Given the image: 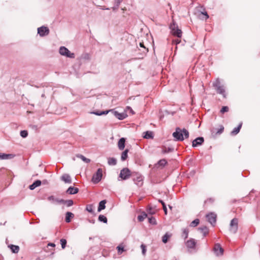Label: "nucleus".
Instances as JSON below:
<instances>
[{
	"instance_id": "nucleus-33",
	"label": "nucleus",
	"mask_w": 260,
	"mask_h": 260,
	"mask_svg": "<svg viewBox=\"0 0 260 260\" xmlns=\"http://www.w3.org/2000/svg\"><path fill=\"white\" fill-rule=\"evenodd\" d=\"M199 223L200 220L199 219H196L190 223L189 225L191 227H196L199 224Z\"/></svg>"
},
{
	"instance_id": "nucleus-53",
	"label": "nucleus",
	"mask_w": 260,
	"mask_h": 260,
	"mask_svg": "<svg viewBox=\"0 0 260 260\" xmlns=\"http://www.w3.org/2000/svg\"><path fill=\"white\" fill-rule=\"evenodd\" d=\"M91 113L98 116L102 115L101 112H93Z\"/></svg>"
},
{
	"instance_id": "nucleus-54",
	"label": "nucleus",
	"mask_w": 260,
	"mask_h": 260,
	"mask_svg": "<svg viewBox=\"0 0 260 260\" xmlns=\"http://www.w3.org/2000/svg\"><path fill=\"white\" fill-rule=\"evenodd\" d=\"M122 0H115V4L119 6L120 4L122 2Z\"/></svg>"
},
{
	"instance_id": "nucleus-46",
	"label": "nucleus",
	"mask_w": 260,
	"mask_h": 260,
	"mask_svg": "<svg viewBox=\"0 0 260 260\" xmlns=\"http://www.w3.org/2000/svg\"><path fill=\"white\" fill-rule=\"evenodd\" d=\"M117 248L118 249V252L119 254L122 253V252H123L124 251V248L122 246H117Z\"/></svg>"
},
{
	"instance_id": "nucleus-7",
	"label": "nucleus",
	"mask_w": 260,
	"mask_h": 260,
	"mask_svg": "<svg viewBox=\"0 0 260 260\" xmlns=\"http://www.w3.org/2000/svg\"><path fill=\"white\" fill-rule=\"evenodd\" d=\"M133 180L139 186H141L143 184V177L139 174L137 173L136 175H133Z\"/></svg>"
},
{
	"instance_id": "nucleus-10",
	"label": "nucleus",
	"mask_w": 260,
	"mask_h": 260,
	"mask_svg": "<svg viewBox=\"0 0 260 260\" xmlns=\"http://www.w3.org/2000/svg\"><path fill=\"white\" fill-rule=\"evenodd\" d=\"M204 139L202 137H199L193 140L192 142V146L196 147L201 146L204 143Z\"/></svg>"
},
{
	"instance_id": "nucleus-64",
	"label": "nucleus",
	"mask_w": 260,
	"mask_h": 260,
	"mask_svg": "<svg viewBox=\"0 0 260 260\" xmlns=\"http://www.w3.org/2000/svg\"><path fill=\"white\" fill-rule=\"evenodd\" d=\"M169 208H170V209H172V206H171L170 205H169Z\"/></svg>"
},
{
	"instance_id": "nucleus-6",
	"label": "nucleus",
	"mask_w": 260,
	"mask_h": 260,
	"mask_svg": "<svg viewBox=\"0 0 260 260\" xmlns=\"http://www.w3.org/2000/svg\"><path fill=\"white\" fill-rule=\"evenodd\" d=\"M103 171L102 169L99 168L98 169L96 172L93 175L92 178V181L94 183H98L101 180L103 176Z\"/></svg>"
},
{
	"instance_id": "nucleus-20",
	"label": "nucleus",
	"mask_w": 260,
	"mask_h": 260,
	"mask_svg": "<svg viewBox=\"0 0 260 260\" xmlns=\"http://www.w3.org/2000/svg\"><path fill=\"white\" fill-rule=\"evenodd\" d=\"M74 216V215L73 213L70 212H67L66 213V218H65V221L67 223H69L71 221V218H73Z\"/></svg>"
},
{
	"instance_id": "nucleus-60",
	"label": "nucleus",
	"mask_w": 260,
	"mask_h": 260,
	"mask_svg": "<svg viewBox=\"0 0 260 260\" xmlns=\"http://www.w3.org/2000/svg\"><path fill=\"white\" fill-rule=\"evenodd\" d=\"M89 222L92 224H94L95 223V220H94V219L89 220Z\"/></svg>"
},
{
	"instance_id": "nucleus-49",
	"label": "nucleus",
	"mask_w": 260,
	"mask_h": 260,
	"mask_svg": "<svg viewBox=\"0 0 260 260\" xmlns=\"http://www.w3.org/2000/svg\"><path fill=\"white\" fill-rule=\"evenodd\" d=\"M140 46L142 48H144V49H145V51H144V52H147L148 51V49L147 48H146L145 46H144V45L143 44V43H140Z\"/></svg>"
},
{
	"instance_id": "nucleus-39",
	"label": "nucleus",
	"mask_w": 260,
	"mask_h": 260,
	"mask_svg": "<svg viewBox=\"0 0 260 260\" xmlns=\"http://www.w3.org/2000/svg\"><path fill=\"white\" fill-rule=\"evenodd\" d=\"M167 164V161L165 159H162L158 161V164L162 167H164Z\"/></svg>"
},
{
	"instance_id": "nucleus-2",
	"label": "nucleus",
	"mask_w": 260,
	"mask_h": 260,
	"mask_svg": "<svg viewBox=\"0 0 260 260\" xmlns=\"http://www.w3.org/2000/svg\"><path fill=\"white\" fill-rule=\"evenodd\" d=\"M213 86L214 87L218 94H221L224 98H226V94L225 92V87L222 84L219 78L213 83Z\"/></svg>"
},
{
	"instance_id": "nucleus-13",
	"label": "nucleus",
	"mask_w": 260,
	"mask_h": 260,
	"mask_svg": "<svg viewBox=\"0 0 260 260\" xmlns=\"http://www.w3.org/2000/svg\"><path fill=\"white\" fill-rule=\"evenodd\" d=\"M15 155L13 154H6L0 153V159H11L15 157Z\"/></svg>"
},
{
	"instance_id": "nucleus-30",
	"label": "nucleus",
	"mask_w": 260,
	"mask_h": 260,
	"mask_svg": "<svg viewBox=\"0 0 260 260\" xmlns=\"http://www.w3.org/2000/svg\"><path fill=\"white\" fill-rule=\"evenodd\" d=\"M98 219L100 221L103 222L105 223H107L108 221L107 217L105 216L102 214L99 216Z\"/></svg>"
},
{
	"instance_id": "nucleus-25",
	"label": "nucleus",
	"mask_w": 260,
	"mask_h": 260,
	"mask_svg": "<svg viewBox=\"0 0 260 260\" xmlns=\"http://www.w3.org/2000/svg\"><path fill=\"white\" fill-rule=\"evenodd\" d=\"M189 230L187 228H185L182 229V237L184 239L187 238L188 236Z\"/></svg>"
},
{
	"instance_id": "nucleus-43",
	"label": "nucleus",
	"mask_w": 260,
	"mask_h": 260,
	"mask_svg": "<svg viewBox=\"0 0 260 260\" xmlns=\"http://www.w3.org/2000/svg\"><path fill=\"white\" fill-rule=\"evenodd\" d=\"M86 210L87 211H88L89 212L91 213H92L93 212V206L92 205H88L86 207Z\"/></svg>"
},
{
	"instance_id": "nucleus-29",
	"label": "nucleus",
	"mask_w": 260,
	"mask_h": 260,
	"mask_svg": "<svg viewBox=\"0 0 260 260\" xmlns=\"http://www.w3.org/2000/svg\"><path fill=\"white\" fill-rule=\"evenodd\" d=\"M147 217V214L145 212H143L141 215H138V219L139 221L142 222Z\"/></svg>"
},
{
	"instance_id": "nucleus-50",
	"label": "nucleus",
	"mask_w": 260,
	"mask_h": 260,
	"mask_svg": "<svg viewBox=\"0 0 260 260\" xmlns=\"http://www.w3.org/2000/svg\"><path fill=\"white\" fill-rule=\"evenodd\" d=\"M181 41L179 39H175L173 40V44H175L176 45H177L180 43Z\"/></svg>"
},
{
	"instance_id": "nucleus-16",
	"label": "nucleus",
	"mask_w": 260,
	"mask_h": 260,
	"mask_svg": "<svg viewBox=\"0 0 260 260\" xmlns=\"http://www.w3.org/2000/svg\"><path fill=\"white\" fill-rule=\"evenodd\" d=\"M79 191V189L76 187L70 186L68 188L66 192L69 194H75Z\"/></svg>"
},
{
	"instance_id": "nucleus-8",
	"label": "nucleus",
	"mask_w": 260,
	"mask_h": 260,
	"mask_svg": "<svg viewBox=\"0 0 260 260\" xmlns=\"http://www.w3.org/2000/svg\"><path fill=\"white\" fill-rule=\"evenodd\" d=\"M38 34L40 37L47 36L49 34V29L47 27L42 26L38 28Z\"/></svg>"
},
{
	"instance_id": "nucleus-9",
	"label": "nucleus",
	"mask_w": 260,
	"mask_h": 260,
	"mask_svg": "<svg viewBox=\"0 0 260 260\" xmlns=\"http://www.w3.org/2000/svg\"><path fill=\"white\" fill-rule=\"evenodd\" d=\"M214 251L216 255L219 256L222 255L224 250L219 244L217 243L215 245Z\"/></svg>"
},
{
	"instance_id": "nucleus-63",
	"label": "nucleus",
	"mask_w": 260,
	"mask_h": 260,
	"mask_svg": "<svg viewBox=\"0 0 260 260\" xmlns=\"http://www.w3.org/2000/svg\"><path fill=\"white\" fill-rule=\"evenodd\" d=\"M103 10H109V8H103Z\"/></svg>"
},
{
	"instance_id": "nucleus-55",
	"label": "nucleus",
	"mask_w": 260,
	"mask_h": 260,
	"mask_svg": "<svg viewBox=\"0 0 260 260\" xmlns=\"http://www.w3.org/2000/svg\"><path fill=\"white\" fill-rule=\"evenodd\" d=\"M119 6L115 4V6L112 7L113 11L116 10L118 8Z\"/></svg>"
},
{
	"instance_id": "nucleus-35",
	"label": "nucleus",
	"mask_w": 260,
	"mask_h": 260,
	"mask_svg": "<svg viewBox=\"0 0 260 260\" xmlns=\"http://www.w3.org/2000/svg\"><path fill=\"white\" fill-rule=\"evenodd\" d=\"M171 237V235H169L168 233H166L165 235H164L162 237V241L164 243H166L169 238Z\"/></svg>"
},
{
	"instance_id": "nucleus-51",
	"label": "nucleus",
	"mask_w": 260,
	"mask_h": 260,
	"mask_svg": "<svg viewBox=\"0 0 260 260\" xmlns=\"http://www.w3.org/2000/svg\"><path fill=\"white\" fill-rule=\"evenodd\" d=\"M162 208H163L164 211L165 212V214L166 215H167L168 211H167V208L166 205L162 206Z\"/></svg>"
},
{
	"instance_id": "nucleus-40",
	"label": "nucleus",
	"mask_w": 260,
	"mask_h": 260,
	"mask_svg": "<svg viewBox=\"0 0 260 260\" xmlns=\"http://www.w3.org/2000/svg\"><path fill=\"white\" fill-rule=\"evenodd\" d=\"M60 242L62 248L64 249L66 246L67 240L64 239H60Z\"/></svg>"
},
{
	"instance_id": "nucleus-47",
	"label": "nucleus",
	"mask_w": 260,
	"mask_h": 260,
	"mask_svg": "<svg viewBox=\"0 0 260 260\" xmlns=\"http://www.w3.org/2000/svg\"><path fill=\"white\" fill-rule=\"evenodd\" d=\"M55 199H56L55 198V197L53 196H50L48 197L47 198V200L48 201H51L52 202H55Z\"/></svg>"
},
{
	"instance_id": "nucleus-12",
	"label": "nucleus",
	"mask_w": 260,
	"mask_h": 260,
	"mask_svg": "<svg viewBox=\"0 0 260 260\" xmlns=\"http://www.w3.org/2000/svg\"><path fill=\"white\" fill-rule=\"evenodd\" d=\"M186 246L188 248H194L196 245V242L194 239H190L185 243Z\"/></svg>"
},
{
	"instance_id": "nucleus-44",
	"label": "nucleus",
	"mask_w": 260,
	"mask_h": 260,
	"mask_svg": "<svg viewBox=\"0 0 260 260\" xmlns=\"http://www.w3.org/2000/svg\"><path fill=\"white\" fill-rule=\"evenodd\" d=\"M141 248L142 249V253L143 255H145L146 252V246L144 244H141Z\"/></svg>"
},
{
	"instance_id": "nucleus-61",
	"label": "nucleus",
	"mask_w": 260,
	"mask_h": 260,
	"mask_svg": "<svg viewBox=\"0 0 260 260\" xmlns=\"http://www.w3.org/2000/svg\"><path fill=\"white\" fill-rule=\"evenodd\" d=\"M6 223V222H5V223H1V225H2V224H3V225H5Z\"/></svg>"
},
{
	"instance_id": "nucleus-24",
	"label": "nucleus",
	"mask_w": 260,
	"mask_h": 260,
	"mask_svg": "<svg viewBox=\"0 0 260 260\" xmlns=\"http://www.w3.org/2000/svg\"><path fill=\"white\" fill-rule=\"evenodd\" d=\"M172 35L178 38H181L182 36V31L178 27L174 31H173Z\"/></svg>"
},
{
	"instance_id": "nucleus-34",
	"label": "nucleus",
	"mask_w": 260,
	"mask_h": 260,
	"mask_svg": "<svg viewBox=\"0 0 260 260\" xmlns=\"http://www.w3.org/2000/svg\"><path fill=\"white\" fill-rule=\"evenodd\" d=\"M173 150H174V149L173 148L165 147L162 149L161 152L162 153L165 154V153H168L172 152Z\"/></svg>"
},
{
	"instance_id": "nucleus-11",
	"label": "nucleus",
	"mask_w": 260,
	"mask_h": 260,
	"mask_svg": "<svg viewBox=\"0 0 260 260\" xmlns=\"http://www.w3.org/2000/svg\"><path fill=\"white\" fill-rule=\"evenodd\" d=\"M208 221L211 224H215L216 221V215L214 213H210L206 215Z\"/></svg>"
},
{
	"instance_id": "nucleus-32",
	"label": "nucleus",
	"mask_w": 260,
	"mask_h": 260,
	"mask_svg": "<svg viewBox=\"0 0 260 260\" xmlns=\"http://www.w3.org/2000/svg\"><path fill=\"white\" fill-rule=\"evenodd\" d=\"M143 137L145 139H150L153 138V134L151 132L147 131L145 132Z\"/></svg>"
},
{
	"instance_id": "nucleus-38",
	"label": "nucleus",
	"mask_w": 260,
	"mask_h": 260,
	"mask_svg": "<svg viewBox=\"0 0 260 260\" xmlns=\"http://www.w3.org/2000/svg\"><path fill=\"white\" fill-rule=\"evenodd\" d=\"M73 201L72 200H64L63 204H66L68 207H71L73 205Z\"/></svg>"
},
{
	"instance_id": "nucleus-14",
	"label": "nucleus",
	"mask_w": 260,
	"mask_h": 260,
	"mask_svg": "<svg viewBox=\"0 0 260 260\" xmlns=\"http://www.w3.org/2000/svg\"><path fill=\"white\" fill-rule=\"evenodd\" d=\"M114 116L119 120H123L127 117V114L125 113H119L117 111L114 112Z\"/></svg>"
},
{
	"instance_id": "nucleus-57",
	"label": "nucleus",
	"mask_w": 260,
	"mask_h": 260,
	"mask_svg": "<svg viewBox=\"0 0 260 260\" xmlns=\"http://www.w3.org/2000/svg\"><path fill=\"white\" fill-rule=\"evenodd\" d=\"M126 108L130 110V112L132 113V114H134V112L133 111V110H132V109L130 107L128 106V107H127Z\"/></svg>"
},
{
	"instance_id": "nucleus-15",
	"label": "nucleus",
	"mask_w": 260,
	"mask_h": 260,
	"mask_svg": "<svg viewBox=\"0 0 260 260\" xmlns=\"http://www.w3.org/2000/svg\"><path fill=\"white\" fill-rule=\"evenodd\" d=\"M61 180L66 183H71L72 180L70 176L68 174H64L61 177Z\"/></svg>"
},
{
	"instance_id": "nucleus-18",
	"label": "nucleus",
	"mask_w": 260,
	"mask_h": 260,
	"mask_svg": "<svg viewBox=\"0 0 260 260\" xmlns=\"http://www.w3.org/2000/svg\"><path fill=\"white\" fill-rule=\"evenodd\" d=\"M41 183H42L41 181H40L39 180H37L35 181L32 184L29 185V188L30 190H34L36 187L40 186L41 185Z\"/></svg>"
},
{
	"instance_id": "nucleus-1",
	"label": "nucleus",
	"mask_w": 260,
	"mask_h": 260,
	"mask_svg": "<svg viewBox=\"0 0 260 260\" xmlns=\"http://www.w3.org/2000/svg\"><path fill=\"white\" fill-rule=\"evenodd\" d=\"M173 136L176 141H182L189 137V132L185 128L176 127L175 131L173 133Z\"/></svg>"
},
{
	"instance_id": "nucleus-31",
	"label": "nucleus",
	"mask_w": 260,
	"mask_h": 260,
	"mask_svg": "<svg viewBox=\"0 0 260 260\" xmlns=\"http://www.w3.org/2000/svg\"><path fill=\"white\" fill-rule=\"evenodd\" d=\"M77 157L81 159L83 161L86 163H89L90 162V160L87 158H86L82 154H77Z\"/></svg>"
},
{
	"instance_id": "nucleus-62",
	"label": "nucleus",
	"mask_w": 260,
	"mask_h": 260,
	"mask_svg": "<svg viewBox=\"0 0 260 260\" xmlns=\"http://www.w3.org/2000/svg\"><path fill=\"white\" fill-rule=\"evenodd\" d=\"M6 223V222H5V223H1V225H2V224H3V225H5Z\"/></svg>"
},
{
	"instance_id": "nucleus-3",
	"label": "nucleus",
	"mask_w": 260,
	"mask_h": 260,
	"mask_svg": "<svg viewBox=\"0 0 260 260\" xmlns=\"http://www.w3.org/2000/svg\"><path fill=\"white\" fill-rule=\"evenodd\" d=\"M131 172L127 168H123L120 172L118 180H127L131 176Z\"/></svg>"
},
{
	"instance_id": "nucleus-19",
	"label": "nucleus",
	"mask_w": 260,
	"mask_h": 260,
	"mask_svg": "<svg viewBox=\"0 0 260 260\" xmlns=\"http://www.w3.org/2000/svg\"><path fill=\"white\" fill-rule=\"evenodd\" d=\"M125 141V140L124 138H121L119 139L118 143V146L120 150H122L124 148Z\"/></svg>"
},
{
	"instance_id": "nucleus-48",
	"label": "nucleus",
	"mask_w": 260,
	"mask_h": 260,
	"mask_svg": "<svg viewBox=\"0 0 260 260\" xmlns=\"http://www.w3.org/2000/svg\"><path fill=\"white\" fill-rule=\"evenodd\" d=\"M55 202L59 204H64V200L56 199H55Z\"/></svg>"
},
{
	"instance_id": "nucleus-23",
	"label": "nucleus",
	"mask_w": 260,
	"mask_h": 260,
	"mask_svg": "<svg viewBox=\"0 0 260 260\" xmlns=\"http://www.w3.org/2000/svg\"><path fill=\"white\" fill-rule=\"evenodd\" d=\"M12 252L14 253H17L19 250V247L17 245H10L9 246Z\"/></svg>"
},
{
	"instance_id": "nucleus-4",
	"label": "nucleus",
	"mask_w": 260,
	"mask_h": 260,
	"mask_svg": "<svg viewBox=\"0 0 260 260\" xmlns=\"http://www.w3.org/2000/svg\"><path fill=\"white\" fill-rule=\"evenodd\" d=\"M59 52L60 55L67 57L70 58H74L75 57V54L71 52L68 48L64 46H61L59 48Z\"/></svg>"
},
{
	"instance_id": "nucleus-26",
	"label": "nucleus",
	"mask_w": 260,
	"mask_h": 260,
	"mask_svg": "<svg viewBox=\"0 0 260 260\" xmlns=\"http://www.w3.org/2000/svg\"><path fill=\"white\" fill-rule=\"evenodd\" d=\"M128 149H125L123 152H122V154H121V160L122 161H124L126 159V158H127V153H128Z\"/></svg>"
},
{
	"instance_id": "nucleus-52",
	"label": "nucleus",
	"mask_w": 260,
	"mask_h": 260,
	"mask_svg": "<svg viewBox=\"0 0 260 260\" xmlns=\"http://www.w3.org/2000/svg\"><path fill=\"white\" fill-rule=\"evenodd\" d=\"M202 14L205 16V17H206L205 19H207L209 18V15H208V13L207 12L205 11L204 12H202Z\"/></svg>"
},
{
	"instance_id": "nucleus-5",
	"label": "nucleus",
	"mask_w": 260,
	"mask_h": 260,
	"mask_svg": "<svg viewBox=\"0 0 260 260\" xmlns=\"http://www.w3.org/2000/svg\"><path fill=\"white\" fill-rule=\"evenodd\" d=\"M238 229V219L236 218H233L230 224V231L233 234H236Z\"/></svg>"
},
{
	"instance_id": "nucleus-42",
	"label": "nucleus",
	"mask_w": 260,
	"mask_h": 260,
	"mask_svg": "<svg viewBox=\"0 0 260 260\" xmlns=\"http://www.w3.org/2000/svg\"><path fill=\"white\" fill-rule=\"evenodd\" d=\"M229 108L228 106H223L221 109L220 112L222 114L229 111Z\"/></svg>"
},
{
	"instance_id": "nucleus-22",
	"label": "nucleus",
	"mask_w": 260,
	"mask_h": 260,
	"mask_svg": "<svg viewBox=\"0 0 260 260\" xmlns=\"http://www.w3.org/2000/svg\"><path fill=\"white\" fill-rule=\"evenodd\" d=\"M198 230L200 231L201 233H203L204 237L208 233V229L206 226L199 228Z\"/></svg>"
},
{
	"instance_id": "nucleus-56",
	"label": "nucleus",
	"mask_w": 260,
	"mask_h": 260,
	"mask_svg": "<svg viewBox=\"0 0 260 260\" xmlns=\"http://www.w3.org/2000/svg\"><path fill=\"white\" fill-rule=\"evenodd\" d=\"M158 202L161 203L162 206L166 205L165 202L161 200H158Z\"/></svg>"
},
{
	"instance_id": "nucleus-17",
	"label": "nucleus",
	"mask_w": 260,
	"mask_h": 260,
	"mask_svg": "<svg viewBox=\"0 0 260 260\" xmlns=\"http://www.w3.org/2000/svg\"><path fill=\"white\" fill-rule=\"evenodd\" d=\"M242 125V122H240L238 126L237 127L234 128V129L231 132V135L232 136H235L238 134L239 133L240 129L241 128Z\"/></svg>"
},
{
	"instance_id": "nucleus-21",
	"label": "nucleus",
	"mask_w": 260,
	"mask_h": 260,
	"mask_svg": "<svg viewBox=\"0 0 260 260\" xmlns=\"http://www.w3.org/2000/svg\"><path fill=\"white\" fill-rule=\"evenodd\" d=\"M106 200H102L99 203L98 211V212H100L101 210H104L106 208Z\"/></svg>"
},
{
	"instance_id": "nucleus-59",
	"label": "nucleus",
	"mask_w": 260,
	"mask_h": 260,
	"mask_svg": "<svg viewBox=\"0 0 260 260\" xmlns=\"http://www.w3.org/2000/svg\"><path fill=\"white\" fill-rule=\"evenodd\" d=\"M109 112V111H102V112H101L102 115L107 114Z\"/></svg>"
},
{
	"instance_id": "nucleus-28",
	"label": "nucleus",
	"mask_w": 260,
	"mask_h": 260,
	"mask_svg": "<svg viewBox=\"0 0 260 260\" xmlns=\"http://www.w3.org/2000/svg\"><path fill=\"white\" fill-rule=\"evenodd\" d=\"M117 160L116 158L112 157L108 158V164L110 166H115L116 165Z\"/></svg>"
},
{
	"instance_id": "nucleus-41",
	"label": "nucleus",
	"mask_w": 260,
	"mask_h": 260,
	"mask_svg": "<svg viewBox=\"0 0 260 260\" xmlns=\"http://www.w3.org/2000/svg\"><path fill=\"white\" fill-rule=\"evenodd\" d=\"M20 136L24 138H26L27 136H28V133H27V131H25V130H23V131H21L20 132Z\"/></svg>"
},
{
	"instance_id": "nucleus-37",
	"label": "nucleus",
	"mask_w": 260,
	"mask_h": 260,
	"mask_svg": "<svg viewBox=\"0 0 260 260\" xmlns=\"http://www.w3.org/2000/svg\"><path fill=\"white\" fill-rule=\"evenodd\" d=\"M148 221L150 223L155 225L157 224L155 218L154 217L151 216L148 218Z\"/></svg>"
},
{
	"instance_id": "nucleus-58",
	"label": "nucleus",
	"mask_w": 260,
	"mask_h": 260,
	"mask_svg": "<svg viewBox=\"0 0 260 260\" xmlns=\"http://www.w3.org/2000/svg\"><path fill=\"white\" fill-rule=\"evenodd\" d=\"M48 246H51V247H55V244L54 243H49L48 244Z\"/></svg>"
},
{
	"instance_id": "nucleus-36",
	"label": "nucleus",
	"mask_w": 260,
	"mask_h": 260,
	"mask_svg": "<svg viewBox=\"0 0 260 260\" xmlns=\"http://www.w3.org/2000/svg\"><path fill=\"white\" fill-rule=\"evenodd\" d=\"M156 209L155 208H153L152 207L149 206L147 209V212L149 214L151 215L154 214L156 212Z\"/></svg>"
},
{
	"instance_id": "nucleus-27",
	"label": "nucleus",
	"mask_w": 260,
	"mask_h": 260,
	"mask_svg": "<svg viewBox=\"0 0 260 260\" xmlns=\"http://www.w3.org/2000/svg\"><path fill=\"white\" fill-rule=\"evenodd\" d=\"M178 27V25L173 21L170 25V28L171 29V33L173 34V31H174Z\"/></svg>"
},
{
	"instance_id": "nucleus-45",
	"label": "nucleus",
	"mask_w": 260,
	"mask_h": 260,
	"mask_svg": "<svg viewBox=\"0 0 260 260\" xmlns=\"http://www.w3.org/2000/svg\"><path fill=\"white\" fill-rule=\"evenodd\" d=\"M223 130H224V127L222 125H220V128L218 129L217 132H216V134H218V135H220L221 134V133H222V132H223Z\"/></svg>"
}]
</instances>
